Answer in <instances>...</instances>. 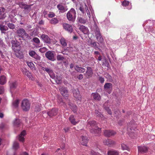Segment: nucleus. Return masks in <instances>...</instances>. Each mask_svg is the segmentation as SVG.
Returning <instances> with one entry per match:
<instances>
[{"mask_svg": "<svg viewBox=\"0 0 155 155\" xmlns=\"http://www.w3.org/2000/svg\"><path fill=\"white\" fill-rule=\"evenodd\" d=\"M79 9L82 13L84 14L86 12L90 19L91 18V15L94 22V25L95 23L97 24L96 22L97 20L94 17L95 15L93 10L92 8H91L90 7H88L85 4L84 5H81Z\"/></svg>", "mask_w": 155, "mask_h": 155, "instance_id": "1", "label": "nucleus"}, {"mask_svg": "<svg viewBox=\"0 0 155 155\" xmlns=\"http://www.w3.org/2000/svg\"><path fill=\"white\" fill-rule=\"evenodd\" d=\"M92 30L95 33V37L97 41L100 43L103 44L104 42V39L100 33L99 29L97 27V24L95 23Z\"/></svg>", "mask_w": 155, "mask_h": 155, "instance_id": "2", "label": "nucleus"}, {"mask_svg": "<svg viewBox=\"0 0 155 155\" xmlns=\"http://www.w3.org/2000/svg\"><path fill=\"white\" fill-rule=\"evenodd\" d=\"M67 18L69 21L74 22L76 18V12L75 10L71 8L67 13Z\"/></svg>", "mask_w": 155, "mask_h": 155, "instance_id": "3", "label": "nucleus"}, {"mask_svg": "<svg viewBox=\"0 0 155 155\" xmlns=\"http://www.w3.org/2000/svg\"><path fill=\"white\" fill-rule=\"evenodd\" d=\"M30 104L27 100H24L22 102L21 107L24 111H28L30 108Z\"/></svg>", "mask_w": 155, "mask_h": 155, "instance_id": "4", "label": "nucleus"}, {"mask_svg": "<svg viewBox=\"0 0 155 155\" xmlns=\"http://www.w3.org/2000/svg\"><path fill=\"white\" fill-rule=\"evenodd\" d=\"M127 131L129 132H133L134 130V128H136V124L134 120H132L127 124Z\"/></svg>", "mask_w": 155, "mask_h": 155, "instance_id": "5", "label": "nucleus"}, {"mask_svg": "<svg viewBox=\"0 0 155 155\" xmlns=\"http://www.w3.org/2000/svg\"><path fill=\"white\" fill-rule=\"evenodd\" d=\"M54 52L53 51H49L45 53L46 57L49 60L54 61L55 60Z\"/></svg>", "mask_w": 155, "mask_h": 155, "instance_id": "6", "label": "nucleus"}, {"mask_svg": "<svg viewBox=\"0 0 155 155\" xmlns=\"http://www.w3.org/2000/svg\"><path fill=\"white\" fill-rule=\"evenodd\" d=\"M18 35L21 38H23L25 36L28 37V34L26 33L25 30L22 28H19L16 31Z\"/></svg>", "mask_w": 155, "mask_h": 155, "instance_id": "7", "label": "nucleus"}, {"mask_svg": "<svg viewBox=\"0 0 155 155\" xmlns=\"http://www.w3.org/2000/svg\"><path fill=\"white\" fill-rule=\"evenodd\" d=\"M59 91L61 94L64 97L66 98L68 97V92L67 87H60Z\"/></svg>", "mask_w": 155, "mask_h": 155, "instance_id": "8", "label": "nucleus"}, {"mask_svg": "<svg viewBox=\"0 0 155 155\" xmlns=\"http://www.w3.org/2000/svg\"><path fill=\"white\" fill-rule=\"evenodd\" d=\"M12 44V48L14 51L17 52L20 50V45L19 43L14 41Z\"/></svg>", "mask_w": 155, "mask_h": 155, "instance_id": "9", "label": "nucleus"}, {"mask_svg": "<svg viewBox=\"0 0 155 155\" xmlns=\"http://www.w3.org/2000/svg\"><path fill=\"white\" fill-rule=\"evenodd\" d=\"M91 133L95 134L96 135H99L101 132V128L98 127H95L94 128H90Z\"/></svg>", "mask_w": 155, "mask_h": 155, "instance_id": "10", "label": "nucleus"}, {"mask_svg": "<svg viewBox=\"0 0 155 155\" xmlns=\"http://www.w3.org/2000/svg\"><path fill=\"white\" fill-rule=\"evenodd\" d=\"M63 28L66 31L70 33H71L73 31L72 26L69 24L66 23H63L62 24Z\"/></svg>", "mask_w": 155, "mask_h": 155, "instance_id": "11", "label": "nucleus"}, {"mask_svg": "<svg viewBox=\"0 0 155 155\" xmlns=\"http://www.w3.org/2000/svg\"><path fill=\"white\" fill-rule=\"evenodd\" d=\"M48 115L50 117H52L56 115L58 113V109L56 108H52L47 112Z\"/></svg>", "mask_w": 155, "mask_h": 155, "instance_id": "12", "label": "nucleus"}, {"mask_svg": "<svg viewBox=\"0 0 155 155\" xmlns=\"http://www.w3.org/2000/svg\"><path fill=\"white\" fill-rule=\"evenodd\" d=\"M72 92L73 94L74 97L78 100L81 99V96L80 92L78 89H73L72 90Z\"/></svg>", "mask_w": 155, "mask_h": 155, "instance_id": "13", "label": "nucleus"}, {"mask_svg": "<svg viewBox=\"0 0 155 155\" xmlns=\"http://www.w3.org/2000/svg\"><path fill=\"white\" fill-rule=\"evenodd\" d=\"M104 134L106 137H109L115 135L116 132L111 130H105L104 131Z\"/></svg>", "mask_w": 155, "mask_h": 155, "instance_id": "14", "label": "nucleus"}, {"mask_svg": "<svg viewBox=\"0 0 155 155\" xmlns=\"http://www.w3.org/2000/svg\"><path fill=\"white\" fill-rule=\"evenodd\" d=\"M138 152L142 153H146L148 150V148L144 146H138Z\"/></svg>", "mask_w": 155, "mask_h": 155, "instance_id": "15", "label": "nucleus"}, {"mask_svg": "<svg viewBox=\"0 0 155 155\" xmlns=\"http://www.w3.org/2000/svg\"><path fill=\"white\" fill-rule=\"evenodd\" d=\"M67 102L68 105L69 106L70 108L74 113L77 112V106L74 104L71 103L69 100H68Z\"/></svg>", "mask_w": 155, "mask_h": 155, "instance_id": "16", "label": "nucleus"}, {"mask_svg": "<svg viewBox=\"0 0 155 155\" xmlns=\"http://www.w3.org/2000/svg\"><path fill=\"white\" fill-rule=\"evenodd\" d=\"M5 10L4 7H0V19H3L6 17Z\"/></svg>", "mask_w": 155, "mask_h": 155, "instance_id": "17", "label": "nucleus"}, {"mask_svg": "<svg viewBox=\"0 0 155 155\" xmlns=\"http://www.w3.org/2000/svg\"><path fill=\"white\" fill-rule=\"evenodd\" d=\"M103 143L105 145H107L108 146H111L115 144V142L110 139H107L104 140L103 141Z\"/></svg>", "mask_w": 155, "mask_h": 155, "instance_id": "18", "label": "nucleus"}, {"mask_svg": "<svg viewBox=\"0 0 155 155\" xmlns=\"http://www.w3.org/2000/svg\"><path fill=\"white\" fill-rule=\"evenodd\" d=\"M91 97H93L94 99L97 101H100L101 99V97L100 95L97 93H93L91 94Z\"/></svg>", "mask_w": 155, "mask_h": 155, "instance_id": "19", "label": "nucleus"}, {"mask_svg": "<svg viewBox=\"0 0 155 155\" xmlns=\"http://www.w3.org/2000/svg\"><path fill=\"white\" fill-rule=\"evenodd\" d=\"M41 38L42 39L44 42L47 43H50L51 40L48 36L45 35H42L41 36Z\"/></svg>", "mask_w": 155, "mask_h": 155, "instance_id": "20", "label": "nucleus"}, {"mask_svg": "<svg viewBox=\"0 0 155 155\" xmlns=\"http://www.w3.org/2000/svg\"><path fill=\"white\" fill-rule=\"evenodd\" d=\"M81 144L83 145L87 146V143L88 142V140L87 137L83 136H81Z\"/></svg>", "mask_w": 155, "mask_h": 155, "instance_id": "21", "label": "nucleus"}, {"mask_svg": "<svg viewBox=\"0 0 155 155\" xmlns=\"http://www.w3.org/2000/svg\"><path fill=\"white\" fill-rule=\"evenodd\" d=\"M79 29L84 34H87L88 32L89 31L88 28L84 26H81Z\"/></svg>", "mask_w": 155, "mask_h": 155, "instance_id": "22", "label": "nucleus"}, {"mask_svg": "<svg viewBox=\"0 0 155 155\" xmlns=\"http://www.w3.org/2000/svg\"><path fill=\"white\" fill-rule=\"evenodd\" d=\"M22 71L24 74L27 75L29 78H31V74L30 72L27 71L26 68H22Z\"/></svg>", "mask_w": 155, "mask_h": 155, "instance_id": "23", "label": "nucleus"}, {"mask_svg": "<svg viewBox=\"0 0 155 155\" xmlns=\"http://www.w3.org/2000/svg\"><path fill=\"white\" fill-rule=\"evenodd\" d=\"M23 8L25 10V13L27 14L29 12L31 9V6L30 5L25 4L23 5Z\"/></svg>", "mask_w": 155, "mask_h": 155, "instance_id": "24", "label": "nucleus"}, {"mask_svg": "<svg viewBox=\"0 0 155 155\" xmlns=\"http://www.w3.org/2000/svg\"><path fill=\"white\" fill-rule=\"evenodd\" d=\"M29 55L34 58L37 59H40V57L38 56L34 51H31L29 52Z\"/></svg>", "mask_w": 155, "mask_h": 155, "instance_id": "25", "label": "nucleus"}, {"mask_svg": "<svg viewBox=\"0 0 155 155\" xmlns=\"http://www.w3.org/2000/svg\"><path fill=\"white\" fill-rule=\"evenodd\" d=\"M26 134V131L25 130H23L21 132L19 136V141L23 142L24 141V138L23 136Z\"/></svg>", "mask_w": 155, "mask_h": 155, "instance_id": "26", "label": "nucleus"}, {"mask_svg": "<svg viewBox=\"0 0 155 155\" xmlns=\"http://www.w3.org/2000/svg\"><path fill=\"white\" fill-rule=\"evenodd\" d=\"M17 86V84L16 81L12 82L10 84V91L11 92H12V90H14L16 88Z\"/></svg>", "mask_w": 155, "mask_h": 155, "instance_id": "27", "label": "nucleus"}, {"mask_svg": "<svg viewBox=\"0 0 155 155\" xmlns=\"http://www.w3.org/2000/svg\"><path fill=\"white\" fill-rule=\"evenodd\" d=\"M102 65L104 67H108L109 64L107 60L105 57L102 58Z\"/></svg>", "mask_w": 155, "mask_h": 155, "instance_id": "28", "label": "nucleus"}, {"mask_svg": "<svg viewBox=\"0 0 155 155\" xmlns=\"http://www.w3.org/2000/svg\"><path fill=\"white\" fill-rule=\"evenodd\" d=\"M90 44L92 47L94 48L95 49H99V44L95 41H91Z\"/></svg>", "mask_w": 155, "mask_h": 155, "instance_id": "29", "label": "nucleus"}, {"mask_svg": "<svg viewBox=\"0 0 155 155\" xmlns=\"http://www.w3.org/2000/svg\"><path fill=\"white\" fill-rule=\"evenodd\" d=\"M57 8L62 13L64 12L67 10L64 7L61 5H57Z\"/></svg>", "mask_w": 155, "mask_h": 155, "instance_id": "30", "label": "nucleus"}, {"mask_svg": "<svg viewBox=\"0 0 155 155\" xmlns=\"http://www.w3.org/2000/svg\"><path fill=\"white\" fill-rule=\"evenodd\" d=\"M87 126L91 127V128H94L93 127H95L96 125V123L94 121H90L88 122L87 123Z\"/></svg>", "mask_w": 155, "mask_h": 155, "instance_id": "31", "label": "nucleus"}, {"mask_svg": "<svg viewBox=\"0 0 155 155\" xmlns=\"http://www.w3.org/2000/svg\"><path fill=\"white\" fill-rule=\"evenodd\" d=\"M56 83L58 84H60L61 82L62 77L61 76H57L56 77L54 78Z\"/></svg>", "mask_w": 155, "mask_h": 155, "instance_id": "32", "label": "nucleus"}, {"mask_svg": "<svg viewBox=\"0 0 155 155\" xmlns=\"http://www.w3.org/2000/svg\"><path fill=\"white\" fill-rule=\"evenodd\" d=\"M6 82V77L4 76L0 77V84L4 85Z\"/></svg>", "mask_w": 155, "mask_h": 155, "instance_id": "33", "label": "nucleus"}, {"mask_svg": "<svg viewBox=\"0 0 155 155\" xmlns=\"http://www.w3.org/2000/svg\"><path fill=\"white\" fill-rule=\"evenodd\" d=\"M59 20L56 18H52L50 20V23L53 25H55L58 23Z\"/></svg>", "mask_w": 155, "mask_h": 155, "instance_id": "34", "label": "nucleus"}, {"mask_svg": "<svg viewBox=\"0 0 155 155\" xmlns=\"http://www.w3.org/2000/svg\"><path fill=\"white\" fill-rule=\"evenodd\" d=\"M60 41L61 44L63 46L65 47L67 46L66 41L64 38H61L60 40Z\"/></svg>", "mask_w": 155, "mask_h": 155, "instance_id": "35", "label": "nucleus"}, {"mask_svg": "<svg viewBox=\"0 0 155 155\" xmlns=\"http://www.w3.org/2000/svg\"><path fill=\"white\" fill-rule=\"evenodd\" d=\"M21 123L20 120L17 118L15 119L13 122L14 125L16 127H18Z\"/></svg>", "mask_w": 155, "mask_h": 155, "instance_id": "36", "label": "nucleus"}, {"mask_svg": "<svg viewBox=\"0 0 155 155\" xmlns=\"http://www.w3.org/2000/svg\"><path fill=\"white\" fill-rule=\"evenodd\" d=\"M19 103V100L18 99H17L13 102L12 104V106L14 108H17L18 106Z\"/></svg>", "mask_w": 155, "mask_h": 155, "instance_id": "37", "label": "nucleus"}, {"mask_svg": "<svg viewBox=\"0 0 155 155\" xmlns=\"http://www.w3.org/2000/svg\"><path fill=\"white\" fill-rule=\"evenodd\" d=\"M112 87V85L110 83H106L104 85V88L106 90L110 89Z\"/></svg>", "mask_w": 155, "mask_h": 155, "instance_id": "38", "label": "nucleus"}, {"mask_svg": "<svg viewBox=\"0 0 155 155\" xmlns=\"http://www.w3.org/2000/svg\"><path fill=\"white\" fill-rule=\"evenodd\" d=\"M69 120L71 123L74 125H75L77 122L75 121L74 116L73 115H71L69 118Z\"/></svg>", "mask_w": 155, "mask_h": 155, "instance_id": "39", "label": "nucleus"}, {"mask_svg": "<svg viewBox=\"0 0 155 155\" xmlns=\"http://www.w3.org/2000/svg\"><path fill=\"white\" fill-rule=\"evenodd\" d=\"M13 148L15 150H16L19 148V144L16 142H14L13 146Z\"/></svg>", "mask_w": 155, "mask_h": 155, "instance_id": "40", "label": "nucleus"}, {"mask_svg": "<svg viewBox=\"0 0 155 155\" xmlns=\"http://www.w3.org/2000/svg\"><path fill=\"white\" fill-rule=\"evenodd\" d=\"M8 29V28L5 25H3L2 24L0 25V30L1 31H6Z\"/></svg>", "mask_w": 155, "mask_h": 155, "instance_id": "41", "label": "nucleus"}, {"mask_svg": "<svg viewBox=\"0 0 155 155\" xmlns=\"http://www.w3.org/2000/svg\"><path fill=\"white\" fill-rule=\"evenodd\" d=\"M65 58L62 55L58 54L57 55V59L59 61H62L64 60Z\"/></svg>", "mask_w": 155, "mask_h": 155, "instance_id": "42", "label": "nucleus"}, {"mask_svg": "<svg viewBox=\"0 0 155 155\" xmlns=\"http://www.w3.org/2000/svg\"><path fill=\"white\" fill-rule=\"evenodd\" d=\"M78 20L80 23H81L85 24L87 22L86 19H85L81 17H78Z\"/></svg>", "mask_w": 155, "mask_h": 155, "instance_id": "43", "label": "nucleus"}, {"mask_svg": "<svg viewBox=\"0 0 155 155\" xmlns=\"http://www.w3.org/2000/svg\"><path fill=\"white\" fill-rule=\"evenodd\" d=\"M118 153L117 151L114 150L109 151L107 153V155H118Z\"/></svg>", "mask_w": 155, "mask_h": 155, "instance_id": "44", "label": "nucleus"}, {"mask_svg": "<svg viewBox=\"0 0 155 155\" xmlns=\"http://www.w3.org/2000/svg\"><path fill=\"white\" fill-rule=\"evenodd\" d=\"M86 73L89 76H91L93 74L92 68H87Z\"/></svg>", "mask_w": 155, "mask_h": 155, "instance_id": "45", "label": "nucleus"}, {"mask_svg": "<svg viewBox=\"0 0 155 155\" xmlns=\"http://www.w3.org/2000/svg\"><path fill=\"white\" fill-rule=\"evenodd\" d=\"M95 113L97 117H103V115L101 114V112L97 110H95Z\"/></svg>", "mask_w": 155, "mask_h": 155, "instance_id": "46", "label": "nucleus"}, {"mask_svg": "<svg viewBox=\"0 0 155 155\" xmlns=\"http://www.w3.org/2000/svg\"><path fill=\"white\" fill-rule=\"evenodd\" d=\"M8 27L10 29H13L15 28V25L12 23H8L7 24Z\"/></svg>", "mask_w": 155, "mask_h": 155, "instance_id": "47", "label": "nucleus"}, {"mask_svg": "<svg viewBox=\"0 0 155 155\" xmlns=\"http://www.w3.org/2000/svg\"><path fill=\"white\" fill-rule=\"evenodd\" d=\"M104 108L109 114L110 115L112 114L111 111L109 108V107L106 106L104 107Z\"/></svg>", "mask_w": 155, "mask_h": 155, "instance_id": "48", "label": "nucleus"}, {"mask_svg": "<svg viewBox=\"0 0 155 155\" xmlns=\"http://www.w3.org/2000/svg\"><path fill=\"white\" fill-rule=\"evenodd\" d=\"M49 74L51 78L53 79L55 78V75L52 70L50 71V72Z\"/></svg>", "mask_w": 155, "mask_h": 155, "instance_id": "49", "label": "nucleus"}, {"mask_svg": "<svg viewBox=\"0 0 155 155\" xmlns=\"http://www.w3.org/2000/svg\"><path fill=\"white\" fill-rule=\"evenodd\" d=\"M129 3L130 2H129L125 0L123 2L122 5L123 6L126 7L127 5H128Z\"/></svg>", "mask_w": 155, "mask_h": 155, "instance_id": "50", "label": "nucleus"}, {"mask_svg": "<svg viewBox=\"0 0 155 155\" xmlns=\"http://www.w3.org/2000/svg\"><path fill=\"white\" fill-rule=\"evenodd\" d=\"M75 70L79 72H84L85 71L84 68H74Z\"/></svg>", "mask_w": 155, "mask_h": 155, "instance_id": "51", "label": "nucleus"}, {"mask_svg": "<svg viewBox=\"0 0 155 155\" xmlns=\"http://www.w3.org/2000/svg\"><path fill=\"white\" fill-rule=\"evenodd\" d=\"M90 154L91 155H101L99 153L94 152L93 150L91 151Z\"/></svg>", "mask_w": 155, "mask_h": 155, "instance_id": "52", "label": "nucleus"}, {"mask_svg": "<svg viewBox=\"0 0 155 155\" xmlns=\"http://www.w3.org/2000/svg\"><path fill=\"white\" fill-rule=\"evenodd\" d=\"M47 49L45 47L41 48L39 50V51L42 53L45 52L47 51Z\"/></svg>", "mask_w": 155, "mask_h": 155, "instance_id": "53", "label": "nucleus"}, {"mask_svg": "<svg viewBox=\"0 0 155 155\" xmlns=\"http://www.w3.org/2000/svg\"><path fill=\"white\" fill-rule=\"evenodd\" d=\"M121 147L123 150H128V149L127 145L124 144H121Z\"/></svg>", "mask_w": 155, "mask_h": 155, "instance_id": "54", "label": "nucleus"}, {"mask_svg": "<svg viewBox=\"0 0 155 155\" xmlns=\"http://www.w3.org/2000/svg\"><path fill=\"white\" fill-rule=\"evenodd\" d=\"M27 63L28 66L30 68L34 67V64L31 62H27Z\"/></svg>", "mask_w": 155, "mask_h": 155, "instance_id": "55", "label": "nucleus"}, {"mask_svg": "<svg viewBox=\"0 0 155 155\" xmlns=\"http://www.w3.org/2000/svg\"><path fill=\"white\" fill-rule=\"evenodd\" d=\"M5 124L4 123H2L0 124V129L3 130L5 127Z\"/></svg>", "mask_w": 155, "mask_h": 155, "instance_id": "56", "label": "nucleus"}, {"mask_svg": "<svg viewBox=\"0 0 155 155\" xmlns=\"http://www.w3.org/2000/svg\"><path fill=\"white\" fill-rule=\"evenodd\" d=\"M41 110V109L38 105L36 106L35 111L36 112H39Z\"/></svg>", "mask_w": 155, "mask_h": 155, "instance_id": "57", "label": "nucleus"}, {"mask_svg": "<svg viewBox=\"0 0 155 155\" xmlns=\"http://www.w3.org/2000/svg\"><path fill=\"white\" fill-rule=\"evenodd\" d=\"M33 41L36 43L37 44L40 43V40L39 39L37 38H35L33 39Z\"/></svg>", "mask_w": 155, "mask_h": 155, "instance_id": "58", "label": "nucleus"}, {"mask_svg": "<svg viewBox=\"0 0 155 155\" xmlns=\"http://www.w3.org/2000/svg\"><path fill=\"white\" fill-rule=\"evenodd\" d=\"M58 102L60 104L62 103L63 104H65L64 102L63 101L62 99L60 97L58 98Z\"/></svg>", "mask_w": 155, "mask_h": 155, "instance_id": "59", "label": "nucleus"}, {"mask_svg": "<svg viewBox=\"0 0 155 155\" xmlns=\"http://www.w3.org/2000/svg\"><path fill=\"white\" fill-rule=\"evenodd\" d=\"M55 14L53 12H51L48 15V16L49 18H53L55 16Z\"/></svg>", "mask_w": 155, "mask_h": 155, "instance_id": "60", "label": "nucleus"}, {"mask_svg": "<svg viewBox=\"0 0 155 155\" xmlns=\"http://www.w3.org/2000/svg\"><path fill=\"white\" fill-rule=\"evenodd\" d=\"M134 130L133 131V132H132V131L131 132H128L129 136L132 138H134V137L133 136V135L134 134Z\"/></svg>", "mask_w": 155, "mask_h": 155, "instance_id": "61", "label": "nucleus"}, {"mask_svg": "<svg viewBox=\"0 0 155 155\" xmlns=\"http://www.w3.org/2000/svg\"><path fill=\"white\" fill-rule=\"evenodd\" d=\"M124 122V120L123 119L120 120L118 122V124L120 125H122L123 123Z\"/></svg>", "mask_w": 155, "mask_h": 155, "instance_id": "62", "label": "nucleus"}, {"mask_svg": "<svg viewBox=\"0 0 155 155\" xmlns=\"http://www.w3.org/2000/svg\"><path fill=\"white\" fill-rule=\"evenodd\" d=\"M4 91L3 87L2 86H0V94L3 93Z\"/></svg>", "mask_w": 155, "mask_h": 155, "instance_id": "63", "label": "nucleus"}, {"mask_svg": "<svg viewBox=\"0 0 155 155\" xmlns=\"http://www.w3.org/2000/svg\"><path fill=\"white\" fill-rule=\"evenodd\" d=\"M119 112L120 111L118 109L115 110L114 112V114L116 115V116H117L119 114Z\"/></svg>", "mask_w": 155, "mask_h": 155, "instance_id": "64", "label": "nucleus"}]
</instances>
